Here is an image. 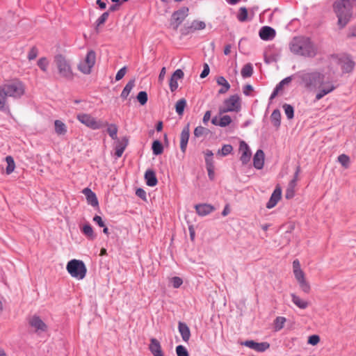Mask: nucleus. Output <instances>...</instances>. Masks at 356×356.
Segmentation results:
<instances>
[{
	"label": "nucleus",
	"instance_id": "nucleus-19",
	"mask_svg": "<svg viewBox=\"0 0 356 356\" xmlns=\"http://www.w3.org/2000/svg\"><path fill=\"white\" fill-rule=\"evenodd\" d=\"M82 193L85 195L87 202L93 207H99V202L96 194L89 188H86Z\"/></svg>",
	"mask_w": 356,
	"mask_h": 356
},
{
	"label": "nucleus",
	"instance_id": "nucleus-39",
	"mask_svg": "<svg viewBox=\"0 0 356 356\" xmlns=\"http://www.w3.org/2000/svg\"><path fill=\"white\" fill-rule=\"evenodd\" d=\"M233 151V147L229 144L223 145L220 149H218L217 154L226 156Z\"/></svg>",
	"mask_w": 356,
	"mask_h": 356
},
{
	"label": "nucleus",
	"instance_id": "nucleus-11",
	"mask_svg": "<svg viewBox=\"0 0 356 356\" xmlns=\"http://www.w3.org/2000/svg\"><path fill=\"white\" fill-rule=\"evenodd\" d=\"M239 152L241 153L240 161L242 164H248L250 161L252 153L248 145L244 140H241L239 143Z\"/></svg>",
	"mask_w": 356,
	"mask_h": 356
},
{
	"label": "nucleus",
	"instance_id": "nucleus-29",
	"mask_svg": "<svg viewBox=\"0 0 356 356\" xmlns=\"http://www.w3.org/2000/svg\"><path fill=\"white\" fill-rule=\"evenodd\" d=\"M135 86V79H132L128 81L121 92L120 97L123 99H126L129 95L130 92Z\"/></svg>",
	"mask_w": 356,
	"mask_h": 356
},
{
	"label": "nucleus",
	"instance_id": "nucleus-63",
	"mask_svg": "<svg viewBox=\"0 0 356 356\" xmlns=\"http://www.w3.org/2000/svg\"><path fill=\"white\" fill-rule=\"evenodd\" d=\"M253 90H254V88L250 84H246L243 87V92L245 95L250 96L251 92H252Z\"/></svg>",
	"mask_w": 356,
	"mask_h": 356
},
{
	"label": "nucleus",
	"instance_id": "nucleus-32",
	"mask_svg": "<svg viewBox=\"0 0 356 356\" xmlns=\"http://www.w3.org/2000/svg\"><path fill=\"white\" fill-rule=\"evenodd\" d=\"M187 106L186 100L184 98L179 99L175 104V111L176 113L181 116L184 114V109Z\"/></svg>",
	"mask_w": 356,
	"mask_h": 356
},
{
	"label": "nucleus",
	"instance_id": "nucleus-24",
	"mask_svg": "<svg viewBox=\"0 0 356 356\" xmlns=\"http://www.w3.org/2000/svg\"><path fill=\"white\" fill-rule=\"evenodd\" d=\"M323 84L325 85L324 87L319 90V91L316 95V100H320L324 96L330 93L334 90H335L336 86H334L332 83L327 82Z\"/></svg>",
	"mask_w": 356,
	"mask_h": 356
},
{
	"label": "nucleus",
	"instance_id": "nucleus-15",
	"mask_svg": "<svg viewBox=\"0 0 356 356\" xmlns=\"http://www.w3.org/2000/svg\"><path fill=\"white\" fill-rule=\"evenodd\" d=\"M184 76V73L181 69H177L172 73L169 81V86L171 92H174L177 89V80L182 79Z\"/></svg>",
	"mask_w": 356,
	"mask_h": 356
},
{
	"label": "nucleus",
	"instance_id": "nucleus-5",
	"mask_svg": "<svg viewBox=\"0 0 356 356\" xmlns=\"http://www.w3.org/2000/svg\"><path fill=\"white\" fill-rule=\"evenodd\" d=\"M66 269L72 277L77 280H83L87 273V268L84 262L75 259L67 262Z\"/></svg>",
	"mask_w": 356,
	"mask_h": 356
},
{
	"label": "nucleus",
	"instance_id": "nucleus-13",
	"mask_svg": "<svg viewBox=\"0 0 356 356\" xmlns=\"http://www.w3.org/2000/svg\"><path fill=\"white\" fill-rule=\"evenodd\" d=\"M190 137L189 123H188L182 129L180 135V149L185 154L187 148L188 142Z\"/></svg>",
	"mask_w": 356,
	"mask_h": 356
},
{
	"label": "nucleus",
	"instance_id": "nucleus-22",
	"mask_svg": "<svg viewBox=\"0 0 356 356\" xmlns=\"http://www.w3.org/2000/svg\"><path fill=\"white\" fill-rule=\"evenodd\" d=\"M197 213L199 216H204L214 211V207L209 204H199L195 206Z\"/></svg>",
	"mask_w": 356,
	"mask_h": 356
},
{
	"label": "nucleus",
	"instance_id": "nucleus-48",
	"mask_svg": "<svg viewBox=\"0 0 356 356\" xmlns=\"http://www.w3.org/2000/svg\"><path fill=\"white\" fill-rule=\"evenodd\" d=\"M37 65L42 71L46 72L47 70L49 61L46 57H42L38 60Z\"/></svg>",
	"mask_w": 356,
	"mask_h": 356
},
{
	"label": "nucleus",
	"instance_id": "nucleus-23",
	"mask_svg": "<svg viewBox=\"0 0 356 356\" xmlns=\"http://www.w3.org/2000/svg\"><path fill=\"white\" fill-rule=\"evenodd\" d=\"M144 178L146 184L149 186L154 187L158 184V179L155 172L152 169H148L145 172Z\"/></svg>",
	"mask_w": 356,
	"mask_h": 356
},
{
	"label": "nucleus",
	"instance_id": "nucleus-38",
	"mask_svg": "<svg viewBox=\"0 0 356 356\" xmlns=\"http://www.w3.org/2000/svg\"><path fill=\"white\" fill-rule=\"evenodd\" d=\"M7 95L4 92V90H2V88L0 87V111H6L8 110V106H6V102L7 99Z\"/></svg>",
	"mask_w": 356,
	"mask_h": 356
},
{
	"label": "nucleus",
	"instance_id": "nucleus-42",
	"mask_svg": "<svg viewBox=\"0 0 356 356\" xmlns=\"http://www.w3.org/2000/svg\"><path fill=\"white\" fill-rule=\"evenodd\" d=\"M286 118L289 120H291L294 118V108L291 104H284L282 106Z\"/></svg>",
	"mask_w": 356,
	"mask_h": 356
},
{
	"label": "nucleus",
	"instance_id": "nucleus-1",
	"mask_svg": "<svg viewBox=\"0 0 356 356\" xmlns=\"http://www.w3.org/2000/svg\"><path fill=\"white\" fill-rule=\"evenodd\" d=\"M291 51L306 58H314L318 53V47L310 38L306 36L294 37L289 43Z\"/></svg>",
	"mask_w": 356,
	"mask_h": 356
},
{
	"label": "nucleus",
	"instance_id": "nucleus-20",
	"mask_svg": "<svg viewBox=\"0 0 356 356\" xmlns=\"http://www.w3.org/2000/svg\"><path fill=\"white\" fill-rule=\"evenodd\" d=\"M149 349L154 356H164L160 342L156 338L150 339Z\"/></svg>",
	"mask_w": 356,
	"mask_h": 356
},
{
	"label": "nucleus",
	"instance_id": "nucleus-25",
	"mask_svg": "<svg viewBox=\"0 0 356 356\" xmlns=\"http://www.w3.org/2000/svg\"><path fill=\"white\" fill-rule=\"evenodd\" d=\"M178 330L184 341L188 342L191 337V330L186 323L179 321Z\"/></svg>",
	"mask_w": 356,
	"mask_h": 356
},
{
	"label": "nucleus",
	"instance_id": "nucleus-40",
	"mask_svg": "<svg viewBox=\"0 0 356 356\" xmlns=\"http://www.w3.org/2000/svg\"><path fill=\"white\" fill-rule=\"evenodd\" d=\"M118 128L116 124H111L108 125V127L107 128V133L113 140L118 139Z\"/></svg>",
	"mask_w": 356,
	"mask_h": 356
},
{
	"label": "nucleus",
	"instance_id": "nucleus-4",
	"mask_svg": "<svg viewBox=\"0 0 356 356\" xmlns=\"http://www.w3.org/2000/svg\"><path fill=\"white\" fill-rule=\"evenodd\" d=\"M0 87L4 90L8 97H11L15 99L20 98L25 92L24 84L18 79L9 81L0 86Z\"/></svg>",
	"mask_w": 356,
	"mask_h": 356
},
{
	"label": "nucleus",
	"instance_id": "nucleus-54",
	"mask_svg": "<svg viewBox=\"0 0 356 356\" xmlns=\"http://www.w3.org/2000/svg\"><path fill=\"white\" fill-rule=\"evenodd\" d=\"M192 27L194 28L195 31L202 30L206 27V24L202 21L193 20L191 22Z\"/></svg>",
	"mask_w": 356,
	"mask_h": 356
},
{
	"label": "nucleus",
	"instance_id": "nucleus-10",
	"mask_svg": "<svg viewBox=\"0 0 356 356\" xmlns=\"http://www.w3.org/2000/svg\"><path fill=\"white\" fill-rule=\"evenodd\" d=\"M188 8L184 6L172 13L170 19V25L173 26V29L175 31L177 30L179 25L184 21L185 18L188 15Z\"/></svg>",
	"mask_w": 356,
	"mask_h": 356
},
{
	"label": "nucleus",
	"instance_id": "nucleus-51",
	"mask_svg": "<svg viewBox=\"0 0 356 356\" xmlns=\"http://www.w3.org/2000/svg\"><path fill=\"white\" fill-rule=\"evenodd\" d=\"M175 351L177 356H190L188 350L183 345L177 346Z\"/></svg>",
	"mask_w": 356,
	"mask_h": 356
},
{
	"label": "nucleus",
	"instance_id": "nucleus-2",
	"mask_svg": "<svg viewBox=\"0 0 356 356\" xmlns=\"http://www.w3.org/2000/svg\"><path fill=\"white\" fill-rule=\"evenodd\" d=\"M294 78L298 79L300 85L309 90L316 89L323 85L325 76L318 72H307L300 71L294 74Z\"/></svg>",
	"mask_w": 356,
	"mask_h": 356
},
{
	"label": "nucleus",
	"instance_id": "nucleus-60",
	"mask_svg": "<svg viewBox=\"0 0 356 356\" xmlns=\"http://www.w3.org/2000/svg\"><path fill=\"white\" fill-rule=\"evenodd\" d=\"M293 273H294V276H295L296 280L298 281V282L305 279V273L302 270H294Z\"/></svg>",
	"mask_w": 356,
	"mask_h": 356
},
{
	"label": "nucleus",
	"instance_id": "nucleus-36",
	"mask_svg": "<svg viewBox=\"0 0 356 356\" xmlns=\"http://www.w3.org/2000/svg\"><path fill=\"white\" fill-rule=\"evenodd\" d=\"M6 161L7 163V166L6 168V172L7 175L11 174L15 168V163L14 159L11 156H7L6 157Z\"/></svg>",
	"mask_w": 356,
	"mask_h": 356
},
{
	"label": "nucleus",
	"instance_id": "nucleus-53",
	"mask_svg": "<svg viewBox=\"0 0 356 356\" xmlns=\"http://www.w3.org/2000/svg\"><path fill=\"white\" fill-rule=\"evenodd\" d=\"M109 16L108 11L104 12L96 21V29L97 30V27L104 24L106 21L108 19Z\"/></svg>",
	"mask_w": 356,
	"mask_h": 356
},
{
	"label": "nucleus",
	"instance_id": "nucleus-62",
	"mask_svg": "<svg viewBox=\"0 0 356 356\" xmlns=\"http://www.w3.org/2000/svg\"><path fill=\"white\" fill-rule=\"evenodd\" d=\"M93 222H95L99 227H105V223L102 219V218L98 215H95L92 219Z\"/></svg>",
	"mask_w": 356,
	"mask_h": 356
},
{
	"label": "nucleus",
	"instance_id": "nucleus-35",
	"mask_svg": "<svg viewBox=\"0 0 356 356\" xmlns=\"http://www.w3.org/2000/svg\"><path fill=\"white\" fill-rule=\"evenodd\" d=\"M253 66L250 63H248L243 65L241 69V74L243 78L250 77L253 74Z\"/></svg>",
	"mask_w": 356,
	"mask_h": 356
},
{
	"label": "nucleus",
	"instance_id": "nucleus-14",
	"mask_svg": "<svg viewBox=\"0 0 356 356\" xmlns=\"http://www.w3.org/2000/svg\"><path fill=\"white\" fill-rule=\"evenodd\" d=\"M275 30L268 26H262L259 31L260 38L266 41L273 39L275 37Z\"/></svg>",
	"mask_w": 356,
	"mask_h": 356
},
{
	"label": "nucleus",
	"instance_id": "nucleus-17",
	"mask_svg": "<svg viewBox=\"0 0 356 356\" xmlns=\"http://www.w3.org/2000/svg\"><path fill=\"white\" fill-rule=\"evenodd\" d=\"M29 324L31 327L35 328L36 331L45 332L47 329V325L37 315H34L31 318Z\"/></svg>",
	"mask_w": 356,
	"mask_h": 356
},
{
	"label": "nucleus",
	"instance_id": "nucleus-37",
	"mask_svg": "<svg viewBox=\"0 0 356 356\" xmlns=\"http://www.w3.org/2000/svg\"><path fill=\"white\" fill-rule=\"evenodd\" d=\"M292 301L300 309H305L308 306V302L307 301L301 300L298 296L295 294H291Z\"/></svg>",
	"mask_w": 356,
	"mask_h": 356
},
{
	"label": "nucleus",
	"instance_id": "nucleus-58",
	"mask_svg": "<svg viewBox=\"0 0 356 356\" xmlns=\"http://www.w3.org/2000/svg\"><path fill=\"white\" fill-rule=\"evenodd\" d=\"M127 67L124 66L123 67H122L121 69H120L116 75H115V81H120L121 80L125 75L126 72H127Z\"/></svg>",
	"mask_w": 356,
	"mask_h": 356
},
{
	"label": "nucleus",
	"instance_id": "nucleus-16",
	"mask_svg": "<svg viewBox=\"0 0 356 356\" xmlns=\"http://www.w3.org/2000/svg\"><path fill=\"white\" fill-rule=\"evenodd\" d=\"M282 197V189L280 186H277L270 195L268 202L266 203V208L272 209L277 204Z\"/></svg>",
	"mask_w": 356,
	"mask_h": 356
},
{
	"label": "nucleus",
	"instance_id": "nucleus-31",
	"mask_svg": "<svg viewBox=\"0 0 356 356\" xmlns=\"http://www.w3.org/2000/svg\"><path fill=\"white\" fill-rule=\"evenodd\" d=\"M152 149L154 155H161L163 152L162 143L159 140H154L152 144Z\"/></svg>",
	"mask_w": 356,
	"mask_h": 356
},
{
	"label": "nucleus",
	"instance_id": "nucleus-12",
	"mask_svg": "<svg viewBox=\"0 0 356 356\" xmlns=\"http://www.w3.org/2000/svg\"><path fill=\"white\" fill-rule=\"evenodd\" d=\"M241 344L261 353L264 352L270 348V343L266 341L259 343L254 340H246Z\"/></svg>",
	"mask_w": 356,
	"mask_h": 356
},
{
	"label": "nucleus",
	"instance_id": "nucleus-6",
	"mask_svg": "<svg viewBox=\"0 0 356 356\" xmlns=\"http://www.w3.org/2000/svg\"><path fill=\"white\" fill-rule=\"evenodd\" d=\"M54 61L60 75L67 80H72L74 74L70 65L65 59V56L62 54H58L55 56Z\"/></svg>",
	"mask_w": 356,
	"mask_h": 356
},
{
	"label": "nucleus",
	"instance_id": "nucleus-7",
	"mask_svg": "<svg viewBox=\"0 0 356 356\" xmlns=\"http://www.w3.org/2000/svg\"><path fill=\"white\" fill-rule=\"evenodd\" d=\"M225 106L219 108V114L222 115L228 112H238L241 110V99L238 95H231L224 100Z\"/></svg>",
	"mask_w": 356,
	"mask_h": 356
},
{
	"label": "nucleus",
	"instance_id": "nucleus-64",
	"mask_svg": "<svg viewBox=\"0 0 356 356\" xmlns=\"http://www.w3.org/2000/svg\"><path fill=\"white\" fill-rule=\"evenodd\" d=\"M211 111H207L205 112V113L203 116V119H202V122L204 124H207L208 122L209 121V120L211 118Z\"/></svg>",
	"mask_w": 356,
	"mask_h": 356
},
{
	"label": "nucleus",
	"instance_id": "nucleus-18",
	"mask_svg": "<svg viewBox=\"0 0 356 356\" xmlns=\"http://www.w3.org/2000/svg\"><path fill=\"white\" fill-rule=\"evenodd\" d=\"M128 144L129 138L127 136H124L121 140H117L115 147V155L117 158H120L122 156Z\"/></svg>",
	"mask_w": 356,
	"mask_h": 356
},
{
	"label": "nucleus",
	"instance_id": "nucleus-61",
	"mask_svg": "<svg viewBox=\"0 0 356 356\" xmlns=\"http://www.w3.org/2000/svg\"><path fill=\"white\" fill-rule=\"evenodd\" d=\"M209 72H210V68H209V65L207 63H204L203 65V70L202 71V72L200 74V78L204 79V78L207 77L209 75Z\"/></svg>",
	"mask_w": 356,
	"mask_h": 356
},
{
	"label": "nucleus",
	"instance_id": "nucleus-52",
	"mask_svg": "<svg viewBox=\"0 0 356 356\" xmlns=\"http://www.w3.org/2000/svg\"><path fill=\"white\" fill-rule=\"evenodd\" d=\"M300 288L301 290L305 293H309L311 290L310 284L306 280V279H304L300 282H298Z\"/></svg>",
	"mask_w": 356,
	"mask_h": 356
},
{
	"label": "nucleus",
	"instance_id": "nucleus-59",
	"mask_svg": "<svg viewBox=\"0 0 356 356\" xmlns=\"http://www.w3.org/2000/svg\"><path fill=\"white\" fill-rule=\"evenodd\" d=\"M136 195L144 201H147V195L144 189L138 188L136 191Z\"/></svg>",
	"mask_w": 356,
	"mask_h": 356
},
{
	"label": "nucleus",
	"instance_id": "nucleus-45",
	"mask_svg": "<svg viewBox=\"0 0 356 356\" xmlns=\"http://www.w3.org/2000/svg\"><path fill=\"white\" fill-rule=\"evenodd\" d=\"M338 161L344 168H348L350 165V158L345 154H342L338 156Z\"/></svg>",
	"mask_w": 356,
	"mask_h": 356
},
{
	"label": "nucleus",
	"instance_id": "nucleus-28",
	"mask_svg": "<svg viewBox=\"0 0 356 356\" xmlns=\"http://www.w3.org/2000/svg\"><path fill=\"white\" fill-rule=\"evenodd\" d=\"M81 232L90 240H93L96 238V234L94 233L93 228L89 223L83 225L81 228Z\"/></svg>",
	"mask_w": 356,
	"mask_h": 356
},
{
	"label": "nucleus",
	"instance_id": "nucleus-44",
	"mask_svg": "<svg viewBox=\"0 0 356 356\" xmlns=\"http://www.w3.org/2000/svg\"><path fill=\"white\" fill-rule=\"evenodd\" d=\"M248 12L245 7H241L239 9L238 14L237 15V18L238 21L241 22H246L248 20Z\"/></svg>",
	"mask_w": 356,
	"mask_h": 356
},
{
	"label": "nucleus",
	"instance_id": "nucleus-26",
	"mask_svg": "<svg viewBox=\"0 0 356 356\" xmlns=\"http://www.w3.org/2000/svg\"><path fill=\"white\" fill-rule=\"evenodd\" d=\"M216 82L218 85L222 86V88L218 90V94H225L230 89V84L224 76H218Z\"/></svg>",
	"mask_w": 356,
	"mask_h": 356
},
{
	"label": "nucleus",
	"instance_id": "nucleus-8",
	"mask_svg": "<svg viewBox=\"0 0 356 356\" xmlns=\"http://www.w3.org/2000/svg\"><path fill=\"white\" fill-rule=\"evenodd\" d=\"M96 60V53L94 50H89L86 56V58L83 62H81L78 65V69L84 74H90L92 71V68L95 64Z\"/></svg>",
	"mask_w": 356,
	"mask_h": 356
},
{
	"label": "nucleus",
	"instance_id": "nucleus-41",
	"mask_svg": "<svg viewBox=\"0 0 356 356\" xmlns=\"http://www.w3.org/2000/svg\"><path fill=\"white\" fill-rule=\"evenodd\" d=\"M210 131L207 128L202 126L197 127L194 130V136L197 138H200L202 136H207L209 134Z\"/></svg>",
	"mask_w": 356,
	"mask_h": 356
},
{
	"label": "nucleus",
	"instance_id": "nucleus-57",
	"mask_svg": "<svg viewBox=\"0 0 356 356\" xmlns=\"http://www.w3.org/2000/svg\"><path fill=\"white\" fill-rule=\"evenodd\" d=\"M38 54V50L36 48V47H35V46L32 47L28 54L29 60H31L35 59L37 57Z\"/></svg>",
	"mask_w": 356,
	"mask_h": 356
},
{
	"label": "nucleus",
	"instance_id": "nucleus-9",
	"mask_svg": "<svg viewBox=\"0 0 356 356\" xmlns=\"http://www.w3.org/2000/svg\"><path fill=\"white\" fill-rule=\"evenodd\" d=\"M77 119L82 124L93 130L99 129L104 127L106 124L108 125L107 122L104 123L101 120H97L95 118L86 113H80L77 115Z\"/></svg>",
	"mask_w": 356,
	"mask_h": 356
},
{
	"label": "nucleus",
	"instance_id": "nucleus-46",
	"mask_svg": "<svg viewBox=\"0 0 356 356\" xmlns=\"http://www.w3.org/2000/svg\"><path fill=\"white\" fill-rule=\"evenodd\" d=\"M285 322H286V318L284 317H282V316L277 317L274 321L275 330L279 331V330H282L284 327Z\"/></svg>",
	"mask_w": 356,
	"mask_h": 356
},
{
	"label": "nucleus",
	"instance_id": "nucleus-50",
	"mask_svg": "<svg viewBox=\"0 0 356 356\" xmlns=\"http://www.w3.org/2000/svg\"><path fill=\"white\" fill-rule=\"evenodd\" d=\"M293 77L294 75L284 78L278 84H277L275 87L282 91L284 89V86L288 85L291 82Z\"/></svg>",
	"mask_w": 356,
	"mask_h": 356
},
{
	"label": "nucleus",
	"instance_id": "nucleus-3",
	"mask_svg": "<svg viewBox=\"0 0 356 356\" xmlns=\"http://www.w3.org/2000/svg\"><path fill=\"white\" fill-rule=\"evenodd\" d=\"M333 9L338 18L339 28H344L352 17L353 3L350 0H339L334 3Z\"/></svg>",
	"mask_w": 356,
	"mask_h": 356
},
{
	"label": "nucleus",
	"instance_id": "nucleus-21",
	"mask_svg": "<svg viewBox=\"0 0 356 356\" xmlns=\"http://www.w3.org/2000/svg\"><path fill=\"white\" fill-rule=\"evenodd\" d=\"M265 154L262 149H258L253 157V165L255 168L261 170L264 167Z\"/></svg>",
	"mask_w": 356,
	"mask_h": 356
},
{
	"label": "nucleus",
	"instance_id": "nucleus-56",
	"mask_svg": "<svg viewBox=\"0 0 356 356\" xmlns=\"http://www.w3.org/2000/svg\"><path fill=\"white\" fill-rule=\"evenodd\" d=\"M171 283L174 288L178 289L182 284L183 280L181 277L175 276L171 279Z\"/></svg>",
	"mask_w": 356,
	"mask_h": 356
},
{
	"label": "nucleus",
	"instance_id": "nucleus-55",
	"mask_svg": "<svg viewBox=\"0 0 356 356\" xmlns=\"http://www.w3.org/2000/svg\"><path fill=\"white\" fill-rule=\"evenodd\" d=\"M320 340L321 339L318 335L312 334L308 337L307 343L310 345L316 346L319 343Z\"/></svg>",
	"mask_w": 356,
	"mask_h": 356
},
{
	"label": "nucleus",
	"instance_id": "nucleus-49",
	"mask_svg": "<svg viewBox=\"0 0 356 356\" xmlns=\"http://www.w3.org/2000/svg\"><path fill=\"white\" fill-rule=\"evenodd\" d=\"M232 118L229 115H225L221 117L219 120L218 126L221 127H225L229 125L232 122Z\"/></svg>",
	"mask_w": 356,
	"mask_h": 356
},
{
	"label": "nucleus",
	"instance_id": "nucleus-30",
	"mask_svg": "<svg viewBox=\"0 0 356 356\" xmlns=\"http://www.w3.org/2000/svg\"><path fill=\"white\" fill-rule=\"evenodd\" d=\"M355 63L353 60L350 58H347L344 61H343L341 65V70L343 73H350L351 72L354 67Z\"/></svg>",
	"mask_w": 356,
	"mask_h": 356
},
{
	"label": "nucleus",
	"instance_id": "nucleus-34",
	"mask_svg": "<svg viewBox=\"0 0 356 356\" xmlns=\"http://www.w3.org/2000/svg\"><path fill=\"white\" fill-rule=\"evenodd\" d=\"M204 153L205 155L206 168L215 167L213 153L212 152V151L210 149H207Z\"/></svg>",
	"mask_w": 356,
	"mask_h": 356
},
{
	"label": "nucleus",
	"instance_id": "nucleus-27",
	"mask_svg": "<svg viewBox=\"0 0 356 356\" xmlns=\"http://www.w3.org/2000/svg\"><path fill=\"white\" fill-rule=\"evenodd\" d=\"M270 120L273 125L278 129L281 124V113L278 108L275 109L270 115Z\"/></svg>",
	"mask_w": 356,
	"mask_h": 356
},
{
	"label": "nucleus",
	"instance_id": "nucleus-47",
	"mask_svg": "<svg viewBox=\"0 0 356 356\" xmlns=\"http://www.w3.org/2000/svg\"><path fill=\"white\" fill-rule=\"evenodd\" d=\"M195 31L194 28L192 27L191 23L190 24L188 23L185 24L184 26L180 29V33L182 35H188Z\"/></svg>",
	"mask_w": 356,
	"mask_h": 356
},
{
	"label": "nucleus",
	"instance_id": "nucleus-33",
	"mask_svg": "<svg viewBox=\"0 0 356 356\" xmlns=\"http://www.w3.org/2000/svg\"><path fill=\"white\" fill-rule=\"evenodd\" d=\"M55 132L58 135H65L67 133V127L62 121L56 120L54 122Z\"/></svg>",
	"mask_w": 356,
	"mask_h": 356
},
{
	"label": "nucleus",
	"instance_id": "nucleus-43",
	"mask_svg": "<svg viewBox=\"0 0 356 356\" xmlns=\"http://www.w3.org/2000/svg\"><path fill=\"white\" fill-rule=\"evenodd\" d=\"M136 99L140 105L144 106L147 104L148 100V95L147 92L140 91L136 96Z\"/></svg>",
	"mask_w": 356,
	"mask_h": 356
}]
</instances>
